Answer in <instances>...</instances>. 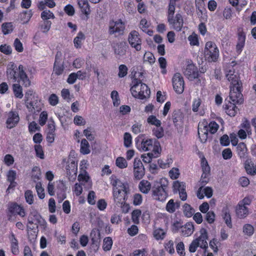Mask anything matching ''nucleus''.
<instances>
[{
  "mask_svg": "<svg viewBox=\"0 0 256 256\" xmlns=\"http://www.w3.org/2000/svg\"><path fill=\"white\" fill-rule=\"evenodd\" d=\"M206 126L208 128V132L212 134H215L219 128L218 124L214 121L210 122L208 125Z\"/></svg>",
  "mask_w": 256,
  "mask_h": 256,
  "instance_id": "5fc2aeb1",
  "label": "nucleus"
},
{
  "mask_svg": "<svg viewBox=\"0 0 256 256\" xmlns=\"http://www.w3.org/2000/svg\"><path fill=\"white\" fill-rule=\"evenodd\" d=\"M201 164L202 170V174H206L209 176L210 167L208 166V162L204 158L202 159Z\"/></svg>",
  "mask_w": 256,
  "mask_h": 256,
  "instance_id": "3c124183",
  "label": "nucleus"
},
{
  "mask_svg": "<svg viewBox=\"0 0 256 256\" xmlns=\"http://www.w3.org/2000/svg\"><path fill=\"white\" fill-rule=\"evenodd\" d=\"M222 212L224 215L223 218L225 220L226 224L229 228H232V224L231 216L228 208L227 206L224 207L222 208Z\"/></svg>",
  "mask_w": 256,
  "mask_h": 256,
  "instance_id": "72a5a7b5",
  "label": "nucleus"
},
{
  "mask_svg": "<svg viewBox=\"0 0 256 256\" xmlns=\"http://www.w3.org/2000/svg\"><path fill=\"white\" fill-rule=\"evenodd\" d=\"M141 148L148 152H156L160 154L161 148L160 143L156 139H143L141 142Z\"/></svg>",
  "mask_w": 256,
  "mask_h": 256,
  "instance_id": "39448f33",
  "label": "nucleus"
},
{
  "mask_svg": "<svg viewBox=\"0 0 256 256\" xmlns=\"http://www.w3.org/2000/svg\"><path fill=\"white\" fill-rule=\"evenodd\" d=\"M18 69L19 70L18 76L22 82V84L26 87L29 86L30 85V81L24 70V66L22 64L19 65Z\"/></svg>",
  "mask_w": 256,
  "mask_h": 256,
  "instance_id": "aec40b11",
  "label": "nucleus"
},
{
  "mask_svg": "<svg viewBox=\"0 0 256 256\" xmlns=\"http://www.w3.org/2000/svg\"><path fill=\"white\" fill-rule=\"evenodd\" d=\"M28 220L29 224H33L34 222H36V224L43 225L45 222L40 214L34 210H31Z\"/></svg>",
  "mask_w": 256,
  "mask_h": 256,
  "instance_id": "2eb2a0df",
  "label": "nucleus"
},
{
  "mask_svg": "<svg viewBox=\"0 0 256 256\" xmlns=\"http://www.w3.org/2000/svg\"><path fill=\"white\" fill-rule=\"evenodd\" d=\"M168 22L171 26L172 28L177 32L182 30L184 23L183 17L180 13H177L174 16L168 19Z\"/></svg>",
  "mask_w": 256,
  "mask_h": 256,
  "instance_id": "0eeeda50",
  "label": "nucleus"
},
{
  "mask_svg": "<svg viewBox=\"0 0 256 256\" xmlns=\"http://www.w3.org/2000/svg\"><path fill=\"white\" fill-rule=\"evenodd\" d=\"M142 214V211L140 210L136 209L132 212V220L136 224L140 222L139 218Z\"/></svg>",
  "mask_w": 256,
  "mask_h": 256,
  "instance_id": "49530a36",
  "label": "nucleus"
},
{
  "mask_svg": "<svg viewBox=\"0 0 256 256\" xmlns=\"http://www.w3.org/2000/svg\"><path fill=\"white\" fill-rule=\"evenodd\" d=\"M153 134L158 138H161L164 134V130L160 126H156V128H154Z\"/></svg>",
  "mask_w": 256,
  "mask_h": 256,
  "instance_id": "338daca9",
  "label": "nucleus"
},
{
  "mask_svg": "<svg viewBox=\"0 0 256 256\" xmlns=\"http://www.w3.org/2000/svg\"><path fill=\"white\" fill-rule=\"evenodd\" d=\"M173 88L175 92L178 94H181L184 90V80L181 74L176 73L174 74L172 79Z\"/></svg>",
  "mask_w": 256,
  "mask_h": 256,
  "instance_id": "6e6552de",
  "label": "nucleus"
},
{
  "mask_svg": "<svg viewBox=\"0 0 256 256\" xmlns=\"http://www.w3.org/2000/svg\"><path fill=\"white\" fill-rule=\"evenodd\" d=\"M2 30L5 35L12 32L14 30V26L12 22H4L2 25Z\"/></svg>",
  "mask_w": 256,
  "mask_h": 256,
  "instance_id": "58836bf2",
  "label": "nucleus"
},
{
  "mask_svg": "<svg viewBox=\"0 0 256 256\" xmlns=\"http://www.w3.org/2000/svg\"><path fill=\"white\" fill-rule=\"evenodd\" d=\"M236 152L240 158H245L248 155V149L244 142L239 143L236 146Z\"/></svg>",
  "mask_w": 256,
  "mask_h": 256,
  "instance_id": "a878e982",
  "label": "nucleus"
},
{
  "mask_svg": "<svg viewBox=\"0 0 256 256\" xmlns=\"http://www.w3.org/2000/svg\"><path fill=\"white\" fill-rule=\"evenodd\" d=\"M154 236L157 240H163L166 236V232L162 228H157L154 231Z\"/></svg>",
  "mask_w": 256,
  "mask_h": 256,
  "instance_id": "09e8293b",
  "label": "nucleus"
},
{
  "mask_svg": "<svg viewBox=\"0 0 256 256\" xmlns=\"http://www.w3.org/2000/svg\"><path fill=\"white\" fill-rule=\"evenodd\" d=\"M208 238L206 230L202 228L200 230V236L195 240H197L200 244V247L202 248H206L208 247L207 240Z\"/></svg>",
  "mask_w": 256,
  "mask_h": 256,
  "instance_id": "f3484780",
  "label": "nucleus"
},
{
  "mask_svg": "<svg viewBox=\"0 0 256 256\" xmlns=\"http://www.w3.org/2000/svg\"><path fill=\"white\" fill-rule=\"evenodd\" d=\"M116 164L117 166L120 168H123L127 166L126 160L122 157H118L116 158Z\"/></svg>",
  "mask_w": 256,
  "mask_h": 256,
  "instance_id": "680f3d73",
  "label": "nucleus"
},
{
  "mask_svg": "<svg viewBox=\"0 0 256 256\" xmlns=\"http://www.w3.org/2000/svg\"><path fill=\"white\" fill-rule=\"evenodd\" d=\"M16 173L15 170H10L7 174V180L10 182V184L7 189V191L10 190L11 188H14L17 183L14 181L16 178Z\"/></svg>",
  "mask_w": 256,
  "mask_h": 256,
  "instance_id": "412c9836",
  "label": "nucleus"
},
{
  "mask_svg": "<svg viewBox=\"0 0 256 256\" xmlns=\"http://www.w3.org/2000/svg\"><path fill=\"white\" fill-rule=\"evenodd\" d=\"M182 114L180 110H174L172 114V119L175 125L178 122L182 120Z\"/></svg>",
  "mask_w": 256,
  "mask_h": 256,
  "instance_id": "a19ab883",
  "label": "nucleus"
},
{
  "mask_svg": "<svg viewBox=\"0 0 256 256\" xmlns=\"http://www.w3.org/2000/svg\"><path fill=\"white\" fill-rule=\"evenodd\" d=\"M26 107L30 111L36 113L41 110L40 100L38 96H33L29 101L26 102Z\"/></svg>",
  "mask_w": 256,
  "mask_h": 256,
  "instance_id": "ddd939ff",
  "label": "nucleus"
},
{
  "mask_svg": "<svg viewBox=\"0 0 256 256\" xmlns=\"http://www.w3.org/2000/svg\"><path fill=\"white\" fill-rule=\"evenodd\" d=\"M144 60L145 62H148L150 64H154L155 62V58L154 54L150 52H146L144 56Z\"/></svg>",
  "mask_w": 256,
  "mask_h": 256,
  "instance_id": "4d7b16f0",
  "label": "nucleus"
},
{
  "mask_svg": "<svg viewBox=\"0 0 256 256\" xmlns=\"http://www.w3.org/2000/svg\"><path fill=\"white\" fill-rule=\"evenodd\" d=\"M175 2L170 1L168 12V19L174 16L175 12Z\"/></svg>",
  "mask_w": 256,
  "mask_h": 256,
  "instance_id": "13d9d810",
  "label": "nucleus"
},
{
  "mask_svg": "<svg viewBox=\"0 0 256 256\" xmlns=\"http://www.w3.org/2000/svg\"><path fill=\"white\" fill-rule=\"evenodd\" d=\"M180 206V202H174V200H170L167 203L166 209L167 212L170 213L174 212L176 208H178Z\"/></svg>",
  "mask_w": 256,
  "mask_h": 256,
  "instance_id": "c85d7f7f",
  "label": "nucleus"
},
{
  "mask_svg": "<svg viewBox=\"0 0 256 256\" xmlns=\"http://www.w3.org/2000/svg\"><path fill=\"white\" fill-rule=\"evenodd\" d=\"M34 150L36 156L41 159H44V156L42 146L40 144H36L34 146Z\"/></svg>",
  "mask_w": 256,
  "mask_h": 256,
  "instance_id": "69168bd1",
  "label": "nucleus"
},
{
  "mask_svg": "<svg viewBox=\"0 0 256 256\" xmlns=\"http://www.w3.org/2000/svg\"><path fill=\"white\" fill-rule=\"evenodd\" d=\"M194 231V226L192 223H187L182 228V233L183 236H190Z\"/></svg>",
  "mask_w": 256,
  "mask_h": 256,
  "instance_id": "2f4dec72",
  "label": "nucleus"
},
{
  "mask_svg": "<svg viewBox=\"0 0 256 256\" xmlns=\"http://www.w3.org/2000/svg\"><path fill=\"white\" fill-rule=\"evenodd\" d=\"M168 182L166 179H161L152 187V196L160 202L164 201L168 196Z\"/></svg>",
  "mask_w": 256,
  "mask_h": 256,
  "instance_id": "20e7f679",
  "label": "nucleus"
},
{
  "mask_svg": "<svg viewBox=\"0 0 256 256\" xmlns=\"http://www.w3.org/2000/svg\"><path fill=\"white\" fill-rule=\"evenodd\" d=\"M10 242V248L12 252L15 255L18 254L20 250L18 248V242L13 232H11L8 237Z\"/></svg>",
  "mask_w": 256,
  "mask_h": 256,
  "instance_id": "6ab92c4d",
  "label": "nucleus"
},
{
  "mask_svg": "<svg viewBox=\"0 0 256 256\" xmlns=\"http://www.w3.org/2000/svg\"><path fill=\"white\" fill-rule=\"evenodd\" d=\"M142 202V196L140 194H135L132 196V203L135 206H140Z\"/></svg>",
  "mask_w": 256,
  "mask_h": 256,
  "instance_id": "8fccbe9b",
  "label": "nucleus"
},
{
  "mask_svg": "<svg viewBox=\"0 0 256 256\" xmlns=\"http://www.w3.org/2000/svg\"><path fill=\"white\" fill-rule=\"evenodd\" d=\"M198 134L202 142L204 143L208 138V128L206 126H204L203 128H198Z\"/></svg>",
  "mask_w": 256,
  "mask_h": 256,
  "instance_id": "c756f323",
  "label": "nucleus"
},
{
  "mask_svg": "<svg viewBox=\"0 0 256 256\" xmlns=\"http://www.w3.org/2000/svg\"><path fill=\"white\" fill-rule=\"evenodd\" d=\"M152 188L150 182L147 180H141L138 184L140 190L144 194H148Z\"/></svg>",
  "mask_w": 256,
  "mask_h": 256,
  "instance_id": "b1692460",
  "label": "nucleus"
},
{
  "mask_svg": "<svg viewBox=\"0 0 256 256\" xmlns=\"http://www.w3.org/2000/svg\"><path fill=\"white\" fill-rule=\"evenodd\" d=\"M134 178L140 180L144 174V168L140 159L136 158L134 162Z\"/></svg>",
  "mask_w": 256,
  "mask_h": 256,
  "instance_id": "9d476101",
  "label": "nucleus"
},
{
  "mask_svg": "<svg viewBox=\"0 0 256 256\" xmlns=\"http://www.w3.org/2000/svg\"><path fill=\"white\" fill-rule=\"evenodd\" d=\"M236 214L238 218H244L248 214V209L246 206L238 204L236 208Z\"/></svg>",
  "mask_w": 256,
  "mask_h": 256,
  "instance_id": "473e14b6",
  "label": "nucleus"
},
{
  "mask_svg": "<svg viewBox=\"0 0 256 256\" xmlns=\"http://www.w3.org/2000/svg\"><path fill=\"white\" fill-rule=\"evenodd\" d=\"M12 90L14 96L16 98H22L23 97L22 87L18 84H14L12 85Z\"/></svg>",
  "mask_w": 256,
  "mask_h": 256,
  "instance_id": "c9c22d12",
  "label": "nucleus"
},
{
  "mask_svg": "<svg viewBox=\"0 0 256 256\" xmlns=\"http://www.w3.org/2000/svg\"><path fill=\"white\" fill-rule=\"evenodd\" d=\"M147 122L148 123L154 125L156 126H160L161 122L160 120L156 118L154 116H150L147 119Z\"/></svg>",
  "mask_w": 256,
  "mask_h": 256,
  "instance_id": "e2e57ef3",
  "label": "nucleus"
},
{
  "mask_svg": "<svg viewBox=\"0 0 256 256\" xmlns=\"http://www.w3.org/2000/svg\"><path fill=\"white\" fill-rule=\"evenodd\" d=\"M10 212L14 215H19L21 217H24L26 215L24 208L16 203H12L8 206Z\"/></svg>",
  "mask_w": 256,
  "mask_h": 256,
  "instance_id": "dca6fc26",
  "label": "nucleus"
},
{
  "mask_svg": "<svg viewBox=\"0 0 256 256\" xmlns=\"http://www.w3.org/2000/svg\"><path fill=\"white\" fill-rule=\"evenodd\" d=\"M20 120L18 114L16 112L10 111L8 114L6 121V127L8 128H12L16 126Z\"/></svg>",
  "mask_w": 256,
  "mask_h": 256,
  "instance_id": "f8f14e48",
  "label": "nucleus"
},
{
  "mask_svg": "<svg viewBox=\"0 0 256 256\" xmlns=\"http://www.w3.org/2000/svg\"><path fill=\"white\" fill-rule=\"evenodd\" d=\"M24 196L26 202L32 204L34 202V196L32 192L30 190H27L24 193Z\"/></svg>",
  "mask_w": 256,
  "mask_h": 256,
  "instance_id": "0e129e2a",
  "label": "nucleus"
},
{
  "mask_svg": "<svg viewBox=\"0 0 256 256\" xmlns=\"http://www.w3.org/2000/svg\"><path fill=\"white\" fill-rule=\"evenodd\" d=\"M131 37H129V44L132 48H135L137 50H141V40L138 37V34L136 31H133L130 32Z\"/></svg>",
  "mask_w": 256,
  "mask_h": 256,
  "instance_id": "4468645a",
  "label": "nucleus"
},
{
  "mask_svg": "<svg viewBox=\"0 0 256 256\" xmlns=\"http://www.w3.org/2000/svg\"><path fill=\"white\" fill-rule=\"evenodd\" d=\"M124 24L120 20L110 22L109 28L110 34H115L116 36L122 35L124 34Z\"/></svg>",
  "mask_w": 256,
  "mask_h": 256,
  "instance_id": "1a4fd4ad",
  "label": "nucleus"
},
{
  "mask_svg": "<svg viewBox=\"0 0 256 256\" xmlns=\"http://www.w3.org/2000/svg\"><path fill=\"white\" fill-rule=\"evenodd\" d=\"M36 189L38 198L40 199L44 198L45 196L44 190L42 186L41 182H39L36 184Z\"/></svg>",
  "mask_w": 256,
  "mask_h": 256,
  "instance_id": "864d4df0",
  "label": "nucleus"
},
{
  "mask_svg": "<svg viewBox=\"0 0 256 256\" xmlns=\"http://www.w3.org/2000/svg\"><path fill=\"white\" fill-rule=\"evenodd\" d=\"M242 232L244 235L250 236L254 233V228L253 226L250 224H245L243 226Z\"/></svg>",
  "mask_w": 256,
  "mask_h": 256,
  "instance_id": "37998d69",
  "label": "nucleus"
},
{
  "mask_svg": "<svg viewBox=\"0 0 256 256\" xmlns=\"http://www.w3.org/2000/svg\"><path fill=\"white\" fill-rule=\"evenodd\" d=\"M41 18L44 20H48L50 18H54V14L48 10H44L42 13H41Z\"/></svg>",
  "mask_w": 256,
  "mask_h": 256,
  "instance_id": "603ef678",
  "label": "nucleus"
},
{
  "mask_svg": "<svg viewBox=\"0 0 256 256\" xmlns=\"http://www.w3.org/2000/svg\"><path fill=\"white\" fill-rule=\"evenodd\" d=\"M115 54L119 56H123L126 52V48L122 44H118L114 48Z\"/></svg>",
  "mask_w": 256,
  "mask_h": 256,
  "instance_id": "bf43d9fd",
  "label": "nucleus"
},
{
  "mask_svg": "<svg viewBox=\"0 0 256 256\" xmlns=\"http://www.w3.org/2000/svg\"><path fill=\"white\" fill-rule=\"evenodd\" d=\"M110 97L112 100V104L114 106H118L120 104V100L118 93L116 90H113L110 94Z\"/></svg>",
  "mask_w": 256,
  "mask_h": 256,
  "instance_id": "c03bdc74",
  "label": "nucleus"
},
{
  "mask_svg": "<svg viewBox=\"0 0 256 256\" xmlns=\"http://www.w3.org/2000/svg\"><path fill=\"white\" fill-rule=\"evenodd\" d=\"M110 184L113 186V196L114 202L120 207L124 213L128 212V204L126 201L128 198L127 190L124 183L118 180L115 175L110 177Z\"/></svg>",
  "mask_w": 256,
  "mask_h": 256,
  "instance_id": "7ed1b4c3",
  "label": "nucleus"
},
{
  "mask_svg": "<svg viewBox=\"0 0 256 256\" xmlns=\"http://www.w3.org/2000/svg\"><path fill=\"white\" fill-rule=\"evenodd\" d=\"M112 240L110 237H106L104 239L102 248L106 252L110 250L112 245Z\"/></svg>",
  "mask_w": 256,
  "mask_h": 256,
  "instance_id": "79ce46f5",
  "label": "nucleus"
},
{
  "mask_svg": "<svg viewBox=\"0 0 256 256\" xmlns=\"http://www.w3.org/2000/svg\"><path fill=\"white\" fill-rule=\"evenodd\" d=\"M57 196L58 202H60L66 198V186L64 183L62 181H59L56 185Z\"/></svg>",
  "mask_w": 256,
  "mask_h": 256,
  "instance_id": "a211bd4d",
  "label": "nucleus"
},
{
  "mask_svg": "<svg viewBox=\"0 0 256 256\" xmlns=\"http://www.w3.org/2000/svg\"><path fill=\"white\" fill-rule=\"evenodd\" d=\"M64 70V66L63 64H54V74L56 76L61 75Z\"/></svg>",
  "mask_w": 256,
  "mask_h": 256,
  "instance_id": "6e6d98bb",
  "label": "nucleus"
},
{
  "mask_svg": "<svg viewBox=\"0 0 256 256\" xmlns=\"http://www.w3.org/2000/svg\"><path fill=\"white\" fill-rule=\"evenodd\" d=\"M234 66L235 64H229L225 69L226 76L230 83L229 96L232 101L242 103L244 100L242 94V82Z\"/></svg>",
  "mask_w": 256,
  "mask_h": 256,
  "instance_id": "f257e3e1",
  "label": "nucleus"
},
{
  "mask_svg": "<svg viewBox=\"0 0 256 256\" xmlns=\"http://www.w3.org/2000/svg\"><path fill=\"white\" fill-rule=\"evenodd\" d=\"M80 150V152L84 154H87L90 152L89 143L84 138L81 141Z\"/></svg>",
  "mask_w": 256,
  "mask_h": 256,
  "instance_id": "e433bc0d",
  "label": "nucleus"
},
{
  "mask_svg": "<svg viewBox=\"0 0 256 256\" xmlns=\"http://www.w3.org/2000/svg\"><path fill=\"white\" fill-rule=\"evenodd\" d=\"M78 181L80 182L82 184H84L86 182H89L90 178L88 172L84 170H82L78 176Z\"/></svg>",
  "mask_w": 256,
  "mask_h": 256,
  "instance_id": "f704fd0d",
  "label": "nucleus"
},
{
  "mask_svg": "<svg viewBox=\"0 0 256 256\" xmlns=\"http://www.w3.org/2000/svg\"><path fill=\"white\" fill-rule=\"evenodd\" d=\"M218 50L214 42H208L206 43L204 54L208 62H216L218 57Z\"/></svg>",
  "mask_w": 256,
  "mask_h": 256,
  "instance_id": "423d86ee",
  "label": "nucleus"
},
{
  "mask_svg": "<svg viewBox=\"0 0 256 256\" xmlns=\"http://www.w3.org/2000/svg\"><path fill=\"white\" fill-rule=\"evenodd\" d=\"M160 154H158L156 152H148L146 154L142 156L143 161L146 163H150L152 158H158Z\"/></svg>",
  "mask_w": 256,
  "mask_h": 256,
  "instance_id": "ea45409f",
  "label": "nucleus"
},
{
  "mask_svg": "<svg viewBox=\"0 0 256 256\" xmlns=\"http://www.w3.org/2000/svg\"><path fill=\"white\" fill-rule=\"evenodd\" d=\"M183 211L184 214L188 218L191 217L194 212V210L190 204H185L183 206Z\"/></svg>",
  "mask_w": 256,
  "mask_h": 256,
  "instance_id": "a18cd8bd",
  "label": "nucleus"
},
{
  "mask_svg": "<svg viewBox=\"0 0 256 256\" xmlns=\"http://www.w3.org/2000/svg\"><path fill=\"white\" fill-rule=\"evenodd\" d=\"M33 14L32 10L24 11L20 14V18L24 22H28Z\"/></svg>",
  "mask_w": 256,
  "mask_h": 256,
  "instance_id": "de8ad7c7",
  "label": "nucleus"
},
{
  "mask_svg": "<svg viewBox=\"0 0 256 256\" xmlns=\"http://www.w3.org/2000/svg\"><path fill=\"white\" fill-rule=\"evenodd\" d=\"M173 192L174 193H176L178 192L184 190L186 189L185 183L180 182L178 180L175 181L173 183Z\"/></svg>",
  "mask_w": 256,
  "mask_h": 256,
  "instance_id": "4c0bfd02",
  "label": "nucleus"
},
{
  "mask_svg": "<svg viewBox=\"0 0 256 256\" xmlns=\"http://www.w3.org/2000/svg\"><path fill=\"white\" fill-rule=\"evenodd\" d=\"M56 5V4L54 0H44L38 2V7L40 10H44L46 6L49 8H53Z\"/></svg>",
  "mask_w": 256,
  "mask_h": 256,
  "instance_id": "cd10ccee",
  "label": "nucleus"
},
{
  "mask_svg": "<svg viewBox=\"0 0 256 256\" xmlns=\"http://www.w3.org/2000/svg\"><path fill=\"white\" fill-rule=\"evenodd\" d=\"M78 4L82 12L86 16L90 14V7L88 0H77Z\"/></svg>",
  "mask_w": 256,
  "mask_h": 256,
  "instance_id": "393cba45",
  "label": "nucleus"
},
{
  "mask_svg": "<svg viewBox=\"0 0 256 256\" xmlns=\"http://www.w3.org/2000/svg\"><path fill=\"white\" fill-rule=\"evenodd\" d=\"M131 74L133 79L132 86L130 88L132 96L140 100L148 98L150 91L148 86L142 82L143 78V72L141 67L134 68Z\"/></svg>",
  "mask_w": 256,
  "mask_h": 256,
  "instance_id": "f03ea898",
  "label": "nucleus"
},
{
  "mask_svg": "<svg viewBox=\"0 0 256 256\" xmlns=\"http://www.w3.org/2000/svg\"><path fill=\"white\" fill-rule=\"evenodd\" d=\"M244 168L248 174L251 176L256 174V166L250 160H247L245 161Z\"/></svg>",
  "mask_w": 256,
  "mask_h": 256,
  "instance_id": "bb28decb",
  "label": "nucleus"
},
{
  "mask_svg": "<svg viewBox=\"0 0 256 256\" xmlns=\"http://www.w3.org/2000/svg\"><path fill=\"white\" fill-rule=\"evenodd\" d=\"M188 40L192 46H198L199 42L198 36L196 34H193L188 37Z\"/></svg>",
  "mask_w": 256,
  "mask_h": 256,
  "instance_id": "774afa93",
  "label": "nucleus"
},
{
  "mask_svg": "<svg viewBox=\"0 0 256 256\" xmlns=\"http://www.w3.org/2000/svg\"><path fill=\"white\" fill-rule=\"evenodd\" d=\"M158 62L160 68L162 69V73L166 74V67L167 64L166 58L164 57H160L158 58Z\"/></svg>",
  "mask_w": 256,
  "mask_h": 256,
  "instance_id": "052dcab7",
  "label": "nucleus"
},
{
  "mask_svg": "<svg viewBox=\"0 0 256 256\" xmlns=\"http://www.w3.org/2000/svg\"><path fill=\"white\" fill-rule=\"evenodd\" d=\"M184 75L190 80H192L198 76V72L196 67L194 64H188L184 68Z\"/></svg>",
  "mask_w": 256,
  "mask_h": 256,
  "instance_id": "9b49d317",
  "label": "nucleus"
},
{
  "mask_svg": "<svg viewBox=\"0 0 256 256\" xmlns=\"http://www.w3.org/2000/svg\"><path fill=\"white\" fill-rule=\"evenodd\" d=\"M18 68L16 66L12 64L10 65H8L6 70V76L8 78L12 79L16 82V70Z\"/></svg>",
  "mask_w": 256,
  "mask_h": 256,
  "instance_id": "5701e85b",
  "label": "nucleus"
},
{
  "mask_svg": "<svg viewBox=\"0 0 256 256\" xmlns=\"http://www.w3.org/2000/svg\"><path fill=\"white\" fill-rule=\"evenodd\" d=\"M86 36L84 33L82 32H78L77 36L74 39V44L75 48H82V41L84 40Z\"/></svg>",
  "mask_w": 256,
  "mask_h": 256,
  "instance_id": "7c9ffc66",
  "label": "nucleus"
},
{
  "mask_svg": "<svg viewBox=\"0 0 256 256\" xmlns=\"http://www.w3.org/2000/svg\"><path fill=\"white\" fill-rule=\"evenodd\" d=\"M233 103L229 102L228 104H226L224 106V109L226 110V113L230 116H236L238 111V108L236 106V104H238V102H235L232 101ZM240 104L241 103H239Z\"/></svg>",
  "mask_w": 256,
  "mask_h": 256,
  "instance_id": "4be33fe9",
  "label": "nucleus"
}]
</instances>
